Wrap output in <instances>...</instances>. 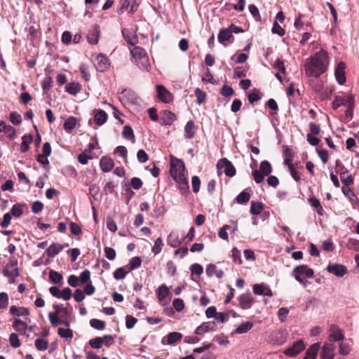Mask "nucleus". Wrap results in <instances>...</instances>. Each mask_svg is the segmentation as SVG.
<instances>
[{"instance_id":"obj_1","label":"nucleus","mask_w":359,"mask_h":359,"mask_svg":"<svg viewBox=\"0 0 359 359\" xmlns=\"http://www.w3.org/2000/svg\"><path fill=\"white\" fill-rule=\"evenodd\" d=\"M328 54L321 50L307 60L304 67L306 76L318 77L327 69L328 65Z\"/></svg>"},{"instance_id":"obj_2","label":"nucleus","mask_w":359,"mask_h":359,"mask_svg":"<svg viewBox=\"0 0 359 359\" xmlns=\"http://www.w3.org/2000/svg\"><path fill=\"white\" fill-rule=\"evenodd\" d=\"M130 53L133 61L141 69L149 71L150 69V64L149 58L144 50L140 46H135L130 49Z\"/></svg>"},{"instance_id":"obj_3","label":"nucleus","mask_w":359,"mask_h":359,"mask_svg":"<svg viewBox=\"0 0 359 359\" xmlns=\"http://www.w3.org/2000/svg\"><path fill=\"white\" fill-rule=\"evenodd\" d=\"M313 269L309 268L306 265H299L296 266L292 273V276L300 283H304L305 278H312L313 277Z\"/></svg>"},{"instance_id":"obj_4","label":"nucleus","mask_w":359,"mask_h":359,"mask_svg":"<svg viewBox=\"0 0 359 359\" xmlns=\"http://www.w3.org/2000/svg\"><path fill=\"white\" fill-rule=\"evenodd\" d=\"M272 172V168L268 161H263L259 165V170L252 171V176L256 183L259 184L263 182L264 177L268 176Z\"/></svg>"},{"instance_id":"obj_5","label":"nucleus","mask_w":359,"mask_h":359,"mask_svg":"<svg viewBox=\"0 0 359 359\" xmlns=\"http://www.w3.org/2000/svg\"><path fill=\"white\" fill-rule=\"evenodd\" d=\"M17 260H12L3 269L4 276L8 278L9 283H15V280L19 276V270L17 266Z\"/></svg>"},{"instance_id":"obj_6","label":"nucleus","mask_w":359,"mask_h":359,"mask_svg":"<svg viewBox=\"0 0 359 359\" xmlns=\"http://www.w3.org/2000/svg\"><path fill=\"white\" fill-rule=\"evenodd\" d=\"M354 97L351 94L341 93L335 96L332 102V107L336 110L340 106H350L354 104Z\"/></svg>"},{"instance_id":"obj_7","label":"nucleus","mask_w":359,"mask_h":359,"mask_svg":"<svg viewBox=\"0 0 359 359\" xmlns=\"http://www.w3.org/2000/svg\"><path fill=\"white\" fill-rule=\"evenodd\" d=\"M170 172L172 178L186 174L184 162L180 159H176L175 161H172L170 163Z\"/></svg>"},{"instance_id":"obj_8","label":"nucleus","mask_w":359,"mask_h":359,"mask_svg":"<svg viewBox=\"0 0 359 359\" xmlns=\"http://www.w3.org/2000/svg\"><path fill=\"white\" fill-rule=\"evenodd\" d=\"M217 166L218 169L224 168V172L228 177H233L236 175L235 167L231 162L226 158L219 160Z\"/></svg>"},{"instance_id":"obj_9","label":"nucleus","mask_w":359,"mask_h":359,"mask_svg":"<svg viewBox=\"0 0 359 359\" xmlns=\"http://www.w3.org/2000/svg\"><path fill=\"white\" fill-rule=\"evenodd\" d=\"M305 348L303 340L299 339L294 342L292 346L284 351V354L289 357H294L301 353Z\"/></svg>"},{"instance_id":"obj_10","label":"nucleus","mask_w":359,"mask_h":359,"mask_svg":"<svg viewBox=\"0 0 359 359\" xmlns=\"http://www.w3.org/2000/svg\"><path fill=\"white\" fill-rule=\"evenodd\" d=\"M344 334L342 330L334 325H331L329 329V335L327 337L329 343L341 341L344 339Z\"/></svg>"},{"instance_id":"obj_11","label":"nucleus","mask_w":359,"mask_h":359,"mask_svg":"<svg viewBox=\"0 0 359 359\" xmlns=\"http://www.w3.org/2000/svg\"><path fill=\"white\" fill-rule=\"evenodd\" d=\"M95 68L100 72H104L110 66L109 60L102 53H100L96 57Z\"/></svg>"},{"instance_id":"obj_12","label":"nucleus","mask_w":359,"mask_h":359,"mask_svg":"<svg viewBox=\"0 0 359 359\" xmlns=\"http://www.w3.org/2000/svg\"><path fill=\"white\" fill-rule=\"evenodd\" d=\"M327 270L338 277H343L347 273V268L344 265L337 264H329Z\"/></svg>"},{"instance_id":"obj_13","label":"nucleus","mask_w":359,"mask_h":359,"mask_svg":"<svg viewBox=\"0 0 359 359\" xmlns=\"http://www.w3.org/2000/svg\"><path fill=\"white\" fill-rule=\"evenodd\" d=\"M335 346L332 343H325L320 352V359H333Z\"/></svg>"},{"instance_id":"obj_14","label":"nucleus","mask_w":359,"mask_h":359,"mask_svg":"<svg viewBox=\"0 0 359 359\" xmlns=\"http://www.w3.org/2000/svg\"><path fill=\"white\" fill-rule=\"evenodd\" d=\"M239 305L243 309H249L254 303V299L250 294H242L238 297Z\"/></svg>"},{"instance_id":"obj_15","label":"nucleus","mask_w":359,"mask_h":359,"mask_svg":"<svg viewBox=\"0 0 359 359\" xmlns=\"http://www.w3.org/2000/svg\"><path fill=\"white\" fill-rule=\"evenodd\" d=\"M156 89L158 97L161 102L168 103L171 101V93L163 86L158 85Z\"/></svg>"},{"instance_id":"obj_16","label":"nucleus","mask_w":359,"mask_h":359,"mask_svg":"<svg viewBox=\"0 0 359 359\" xmlns=\"http://www.w3.org/2000/svg\"><path fill=\"white\" fill-rule=\"evenodd\" d=\"M176 120V116L170 111L165 110L162 112L161 117V125L170 126Z\"/></svg>"},{"instance_id":"obj_17","label":"nucleus","mask_w":359,"mask_h":359,"mask_svg":"<svg viewBox=\"0 0 359 359\" xmlns=\"http://www.w3.org/2000/svg\"><path fill=\"white\" fill-rule=\"evenodd\" d=\"M345 64L340 62L335 69V78L338 83L340 85L344 84L346 82V76L344 74Z\"/></svg>"},{"instance_id":"obj_18","label":"nucleus","mask_w":359,"mask_h":359,"mask_svg":"<svg viewBox=\"0 0 359 359\" xmlns=\"http://www.w3.org/2000/svg\"><path fill=\"white\" fill-rule=\"evenodd\" d=\"M100 32L98 25H95L93 28L89 31L87 35L88 41L90 44H97L99 41Z\"/></svg>"},{"instance_id":"obj_19","label":"nucleus","mask_w":359,"mask_h":359,"mask_svg":"<svg viewBox=\"0 0 359 359\" xmlns=\"http://www.w3.org/2000/svg\"><path fill=\"white\" fill-rule=\"evenodd\" d=\"M182 338V334L181 333L177 332H172L167 335V339L163 337L161 342L163 345L173 344L174 343L180 340Z\"/></svg>"},{"instance_id":"obj_20","label":"nucleus","mask_w":359,"mask_h":359,"mask_svg":"<svg viewBox=\"0 0 359 359\" xmlns=\"http://www.w3.org/2000/svg\"><path fill=\"white\" fill-rule=\"evenodd\" d=\"M100 165L104 172H108L114 168V163L111 158L103 156L100 161Z\"/></svg>"},{"instance_id":"obj_21","label":"nucleus","mask_w":359,"mask_h":359,"mask_svg":"<svg viewBox=\"0 0 359 359\" xmlns=\"http://www.w3.org/2000/svg\"><path fill=\"white\" fill-rule=\"evenodd\" d=\"M94 113V121L98 126H102L107 120V113L102 109L95 110Z\"/></svg>"},{"instance_id":"obj_22","label":"nucleus","mask_w":359,"mask_h":359,"mask_svg":"<svg viewBox=\"0 0 359 359\" xmlns=\"http://www.w3.org/2000/svg\"><path fill=\"white\" fill-rule=\"evenodd\" d=\"M206 274L210 277L215 275L217 278H222L224 276V272L222 270L217 269L215 264H210L206 267Z\"/></svg>"},{"instance_id":"obj_23","label":"nucleus","mask_w":359,"mask_h":359,"mask_svg":"<svg viewBox=\"0 0 359 359\" xmlns=\"http://www.w3.org/2000/svg\"><path fill=\"white\" fill-rule=\"evenodd\" d=\"M196 127L192 120L189 121L184 128V135L187 139H191L196 134Z\"/></svg>"},{"instance_id":"obj_24","label":"nucleus","mask_w":359,"mask_h":359,"mask_svg":"<svg viewBox=\"0 0 359 359\" xmlns=\"http://www.w3.org/2000/svg\"><path fill=\"white\" fill-rule=\"evenodd\" d=\"M320 348V344L316 343L311 346L306 351L304 359H316Z\"/></svg>"},{"instance_id":"obj_25","label":"nucleus","mask_w":359,"mask_h":359,"mask_svg":"<svg viewBox=\"0 0 359 359\" xmlns=\"http://www.w3.org/2000/svg\"><path fill=\"white\" fill-rule=\"evenodd\" d=\"M214 327H215L214 323H211V322L204 323L196 329L195 333L198 335H201V334H204L205 332H208L210 330H212L214 329Z\"/></svg>"},{"instance_id":"obj_26","label":"nucleus","mask_w":359,"mask_h":359,"mask_svg":"<svg viewBox=\"0 0 359 359\" xmlns=\"http://www.w3.org/2000/svg\"><path fill=\"white\" fill-rule=\"evenodd\" d=\"M10 313L13 316H27L29 314V311L27 308L20 307L16 306H11L10 308Z\"/></svg>"},{"instance_id":"obj_27","label":"nucleus","mask_w":359,"mask_h":359,"mask_svg":"<svg viewBox=\"0 0 359 359\" xmlns=\"http://www.w3.org/2000/svg\"><path fill=\"white\" fill-rule=\"evenodd\" d=\"M13 327L18 332L25 334L27 329V325L20 319L15 318L13 323Z\"/></svg>"},{"instance_id":"obj_28","label":"nucleus","mask_w":359,"mask_h":359,"mask_svg":"<svg viewBox=\"0 0 359 359\" xmlns=\"http://www.w3.org/2000/svg\"><path fill=\"white\" fill-rule=\"evenodd\" d=\"M62 246L59 243H53L47 249L46 252L48 257H53L57 255L62 250Z\"/></svg>"},{"instance_id":"obj_29","label":"nucleus","mask_w":359,"mask_h":359,"mask_svg":"<svg viewBox=\"0 0 359 359\" xmlns=\"http://www.w3.org/2000/svg\"><path fill=\"white\" fill-rule=\"evenodd\" d=\"M66 91L71 95H76L81 90V85L78 82L68 83L65 86Z\"/></svg>"},{"instance_id":"obj_30","label":"nucleus","mask_w":359,"mask_h":359,"mask_svg":"<svg viewBox=\"0 0 359 359\" xmlns=\"http://www.w3.org/2000/svg\"><path fill=\"white\" fill-rule=\"evenodd\" d=\"M32 139H33V137L30 135H25L22 136V143L20 145V151L22 153H25L29 150V144L32 141Z\"/></svg>"},{"instance_id":"obj_31","label":"nucleus","mask_w":359,"mask_h":359,"mask_svg":"<svg viewBox=\"0 0 359 359\" xmlns=\"http://www.w3.org/2000/svg\"><path fill=\"white\" fill-rule=\"evenodd\" d=\"M253 327V323L251 322H245L241 324L236 329L235 332L237 334H245L250 330Z\"/></svg>"},{"instance_id":"obj_32","label":"nucleus","mask_w":359,"mask_h":359,"mask_svg":"<svg viewBox=\"0 0 359 359\" xmlns=\"http://www.w3.org/2000/svg\"><path fill=\"white\" fill-rule=\"evenodd\" d=\"M48 318L53 327H57L59 324L62 323V320L60 319V316L59 311L49 313Z\"/></svg>"},{"instance_id":"obj_33","label":"nucleus","mask_w":359,"mask_h":359,"mask_svg":"<svg viewBox=\"0 0 359 359\" xmlns=\"http://www.w3.org/2000/svg\"><path fill=\"white\" fill-rule=\"evenodd\" d=\"M232 36V31L229 29L221 30L218 34V41L223 43L229 40Z\"/></svg>"},{"instance_id":"obj_34","label":"nucleus","mask_w":359,"mask_h":359,"mask_svg":"<svg viewBox=\"0 0 359 359\" xmlns=\"http://www.w3.org/2000/svg\"><path fill=\"white\" fill-rule=\"evenodd\" d=\"M49 278L55 284H61L62 276L54 270H50L49 272Z\"/></svg>"},{"instance_id":"obj_35","label":"nucleus","mask_w":359,"mask_h":359,"mask_svg":"<svg viewBox=\"0 0 359 359\" xmlns=\"http://www.w3.org/2000/svg\"><path fill=\"white\" fill-rule=\"evenodd\" d=\"M122 135L124 138L132 140L134 142L135 140V135L133 130L130 126H125L123 129Z\"/></svg>"},{"instance_id":"obj_36","label":"nucleus","mask_w":359,"mask_h":359,"mask_svg":"<svg viewBox=\"0 0 359 359\" xmlns=\"http://www.w3.org/2000/svg\"><path fill=\"white\" fill-rule=\"evenodd\" d=\"M195 95L197 97V100H196V103L198 104H203V102H205V100H206V93L205 92H203L202 90H201L199 88H196L195 89Z\"/></svg>"},{"instance_id":"obj_37","label":"nucleus","mask_w":359,"mask_h":359,"mask_svg":"<svg viewBox=\"0 0 359 359\" xmlns=\"http://www.w3.org/2000/svg\"><path fill=\"white\" fill-rule=\"evenodd\" d=\"M250 198V194L243 191L236 196V201L239 204H245L249 201Z\"/></svg>"},{"instance_id":"obj_38","label":"nucleus","mask_w":359,"mask_h":359,"mask_svg":"<svg viewBox=\"0 0 359 359\" xmlns=\"http://www.w3.org/2000/svg\"><path fill=\"white\" fill-rule=\"evenodd\" d=\"M262 210H263V204L262 203L254 202V201H252L251 203L250 212L252 215H257L261 213Z\"/></svg>"},{"instance_id":"obj_39","label":"nucleus","mask_w":359,"mask_h":359,"mask_svg":"<svg viewBox=\"0 0 359 359\" xmlns=\"http://www.w3.org/2000/svg\"><path fill=\"white\" fill-rule=\"evenodd\" d=\"M90 325L92 327L97 330H103L105 328V323L98 319H91L90 320Z\"/></svg>"},{"instance_id":"obj_40","label":"nucleus","mask_w":359,"mask_h":359,"mask_svg":"<svg viewBox=\"0 0 359 359\" xmlns=\"http://www.w3.org/2000/svg\"><path fill=\"white\" fill-rule=\"evenodd\" d=\"M76 123V118H74L73 116H70L67 119L65 120V121L64 123V128L66 130H72L75 128Z\"/></svg>"},{"instance_id":"obj_41","label":"nucleus","mask_w":359,"mask_h":359,"mask_svg":"<svg viewBox=\"0 0 359 359\" xmlns=\"http://www.w3.org/2000/svg\"><path fill=\"white\" fill-rule=\"evenodd\" d=\"M4 132L5 133L6 137L10 140H13L15 137L16 131L12 126L6 124Z\"/></svg>"},{"instance_id":"obj_42","label":"nucleus","mask_w":359,"mask_h":359,"mask_svg":"<svg viewBox=\"0 0 359 359\" xmlns=\"http://www.w3.org/2000/svg\"><path fill=\"white\" fill-rule=\"evenodd\" d=\"M53 80L51 77L46 76L42 81V88L44 94H47L52 87Z\"/></svg>"},{"instance_id":"obj_43","label":"nucleus","mask_w":359,"mask_h":359,"mask_svg":"<svg viewBox=\"0 0 359 359\" xmlns=\"http://www.w3.org/2000/svg\"><path fill=\"white\" fill-rule=\"evenodd\" d=\"M231 256L233 262L239 265L242 264V259L240 250L236 248L231 250Z\"/></svg>"},{"instance_id":"obj_44","label":"nucleus","mask_w":359,"mask_h":359,"mask_svg":"<svg viewBox=\"0 0 359 359\" xmlns=\"http://www.w3.org/2000/svg\"><path fill=\"white\" fill-rule=\"evenodd\" d=\"M142 260L139 257H133L128 265L129 270L132 271L141 266Z\"/></svg>"},{"instance_id":"obj_45","label":"nucleus","mask_w":359,"mask_h":359,"mask_svg":"<svg viewBox=\"0 0 359 359\" xmlns=\"http://www.w3.org/2000/svg\"><path fill=\"white\" fill-rule=\"evenodd\" d=\"M104 343L102 337H95L89 341V345L93 348H100Z\"/></svg>"},{"instance_id":"obj_46","label":"nucleus","mask_w":359,"mask_h":359,"mask_svg":"<svg viewBox=\"0 0 359 359\" xmlns=\"http://www.w3.org/2000/svg\"><path fill=\"white\" fill-rule=\"evenodd\" d=\"M57 333L62 338L72 339L73 337V332L69 328L65 329L60 327L57 330Z\"/></svg>"},{"instance_id":"obj_47","label":"nucleus","mask_w":359,"mask_h":359,"mask_svg":"<svg viewBox=\"0 0 359 359\" xmlns=\"http://www.w3.org/2000/svg\"><path fill=\"white\" fill-rule=\"evenodd\" d=\"M9 119L13 124L16 126L20 125L22 122V117L20 114L16 111H13L10 114Z\"/></svg>"},{"instance_id":"obj_48","label":"nucleus","mask_w":359,"mask_h":359,"mask_svg":"<svg viewBox=\"0 0 359 359\" xmlns=\"http://www.w3.org/2000/svg\"><path fill=\"white\" fill-rule=\"evenodd\" d=\"M48 346V343L47 341L43 340L42 339H36L35 340V347L39 351H44L46 350Z\"/></svg>"},{"instance_id":"obj_49","label":"nucleus","mask_w":359,"mask_h":359,"mask_svg":"<svg viewBox=\"0 0 359 359\" xmlns=\"http://www.w3.org/2000/svg\"><path fill=\"white\" fill-rule=\"evenodd\" d=\"M169 294L168 287L165 285H161L158 289V296L159 299H165Z\"/></svg>"},{"instance_id":"obj_50","label":"nucleus","mask_w":359,"mask_h":359,"mask_svg":"<svg viewBox=\"0 0 359 359\" xmlns=\"http://www.w3.org/2000/svg\"><path fill=\"white\" fill-rule=\"evenodd\" d=\"M163 245V243L162 240L160 238H157L155 241L154 245L152 248V250H151L152 252L154 255H158V253L161 252Z\"/></svg>"},{"instance_id":"obj_51","label":"nucleus","mask_w":359,"mask_h":359,"mask_svg":"<svg viewBox=\"0 0 359 359\" xmlns=\"http://www.w3.org/2000/svg\"><path fill=\"white\" fill-rule=\"evenodd\" d=\"M201 180L198 176H194L191 179L192 189L194 193H198L200 190Z\"/></svg>"},{"instance_id":"obj_52","label":"nucleus","mask_w":359,"mask_h":359,"mask_svg":"<svg viewBox=\"0 0 359 359\" xmlns=\"http://www.w3.org/2000/svg\"><path fill=\"white\" fill-rule=\"evenodd\" d=\"M9 341L13 348H18L20 346V342L18 336L15 333H11L9 337Z\"/></svg>"},{"instance_id":"obj_53","label":"nucleus","mask_w":359,"mask_h":359,"mask_svg":"<svg viewBox=\"0 0 359 359\" xmlns=\"http://www.w3.org/2000/svg\"><path fill=\"white\" fill-rule=\"evenodd\" d=\"M8 305V295L6 292L0 293V309H5Z\"/></svg>"},{"instance_id":"obj_54","label":"nucleus","mask_w":359,"mask_h":359,"mask_svg":"<svg viewBox=\"0 0 359 359\" xmlns=\"http://www.w3.org/2000/svg\"><path fill=\"white\" fill-rule=\"evenodd\" d=\"M253 292L255 294L264 295L266 287L263 284H255L253 285Z\"/></svg>"},{"instance_id":"obj_55","label":"nucleus","mask_w":359,"mask_h":359,"mask_svg":"<svg viewBox=\"0 0 359 359\" xmlns=\"http://www.w3.org/2000/svg\"><path fill=\"white\" fill-rule=\"evenodd\" d=\"M127 274V271L125 270L124 268L120 267L118 268L114 272V277L116 280L123 279L126 277Z\"/></svg>"},{"instance_id":"obj_56","label":"nucleus","mask_w":359,"mask_h":359,"mask_svg":"<svg viewBox=\"0 0 359 359\" xmlns=\"http://www.w3.org/2000/svg\"><path fill=\"white\" fill-rule=\"evenodd\" d=\"M106 224H107V229L110 231H111L113 233L116 231V230H117L116 224L111 217H107Z\"/></svg>"},{"instance_id":"obj_57","label":"nucleus","mask_w":359,"mask_h":359,"mask_svg":"<svg viewBox=\"0 0 359 359\" xmlns=\"http://www.w3.org/2000/svg\"><path fill=\"white\" fill-rule=\"evenodd\" d=\"M43 208V204L39 201H34L32 205V211L35 214L41 212Z\"/></svg>"},{"instance_id":"obj_58","label":"nucleus","mask_w":359,"mask_h":359,"mask_svg":"<svg viewBox=\"0 0 359 359\" xmlns=\"http://www.w3.org/2000/svg\"><path fill=\"white\" fill-rule=\"evenodd\" d=\"M190 271L192 274L201 275L203 272V268L201 264L196 263L191 265Z\"/></svg>"},{"instance_id":"obj_59","label":"nucleus","mask_w":359,"mask_h":359,"mask_svg":"<svg viewBox=\"0 0 359 359\" xmlns=\"http://www.w3.org/2000/svg\"><path fill=\"white\" fill-rule=\"evenodd\" d=\"M248 97L250 104H253L255 102H257L261 99L259 93L256 90L253 92L250 93L248 95Z\"/></svg>"},{"instance_id":"obj_60","label":"nucleus","mask_w":359,"mask_h":359,"mask_svg":"<svg viewBox=\"0 0 359 359\" xmlns=\"http://www.w3.org/2000/svg\"><path fill=\"white\" fill-rule=\"evenodd\" d=\"M172 306L177 311H181L184 308V303L182 299H175L172 302Z\"/></svg>"},{"instance_id":"obj_61","label":"nucleus","mask_w":359,"mask_h":359,"mask_svg":"<svg viewBox=\"0 0 359 359\" xmlns=\"http://www.w3.org/2000/svg\"><path fill=\"white\" fill-rule=\"evenodd\" d=\"M233 90L231 87L224 85L220 90V93L225 97H230L233 95Z\"/></svg>"},{"instance_id":"obj_62","label":"nucleus","mask_w":359,"mask_h":359,"mask_svg":"<svg viewBox=\"0 0 359 359\" xmlns=\"http://www.w3.org/2000/svg\"><path fill=\"white\" fill-rule=\"evenodd\" d=\"M137 320L132 316L128 315L126 317V326L128 329H132L136 324Z\"/></svg>"},{"instance_id":"obj_63","label":"nucleus","mask_w":359,"mask_h":359,"mask_svg":"<svg viewBox=\"0 0 359 359\" xmlns=\"http://www.w3.org/2000/svg\"><path fill=\"white\" fill-rule=\"evenodd\" d=\"M11 213L14 217H20L23 213L21 205L19 204L13 205L11 208Z\"/></svg>"},{"instance_id":"obj_64","label":"nucleus","mask_w":359,"mask_h":359,"mask_svg":"<svg viewBox=\"0 0 359 359\" xmlns=\"http://www.w3.org/2000/svg\"><path fill=\"white\" fill-rule=\"evenodd\" d=\"M347 245L349 249L353 250L355 251H359V241L356 239H349Z\"/></svg>"}]
</instances>
